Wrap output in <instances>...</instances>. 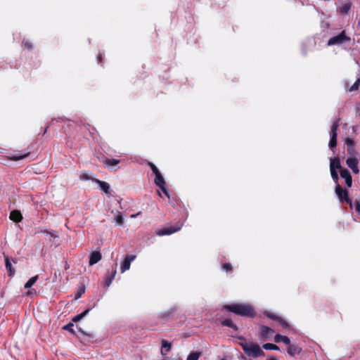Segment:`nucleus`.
I'll use <instances>...</instances> for the list:
<instances>
[{"instance_id":"16","label":"nucleus","mask_w":360,"mask_h":360,"mask_svg":"<svg viewBox=\"0 0 360 360\" xmlns=\"http://www.w3.org/2000/svg\"><path fill=\"white\" fill-rule=\"evenodd\" d=\"M274 340H275L276 342H283L285 345H290V339L287 336L281 335H279V334H277L275 336Z\"/></svg>"},{"instance_id":"31","label":"nucleus","mask_w":360,"mask_h":360,"mask_svg":"<svg viewBox=\"0 0 360 360\" xmlns=\"http://www.w3.org/2000/svg\"><path fill=\"white\" fill-rule=\"evenodd\" d=\"M115 274H116V271H114L112 273L111 276L109 278L106 279V281H105V285L107 287H109L110 285V284L112 283V280L115 278Z\"/></svg>"},{"instance_id":"15","label":"nucleus","mask_w":360,"mask_h":360,"mask_svg":"<svg viewBox=\"0 0 360 360\" xmlns=\"http://www.w3.org/2000/svg\"><path fill=\"white\" fill-rule=\"evenodd\" d=\"M330 169H338L340 170L342 169L340 164V161L338 158L330 159Z\"/></svg>"},{"instance_id":"45","label":"nucleus","mask_w":360,"mask_h":360,"mask_svg":"<svg viewBox=\"0 0 360 360\" xmlns=\"http://www.w3.org/2000/svg\"><path fill=\"white\" fill-rule=\"evenodd\" d=\"M221 360H227L226 358H223Z\"/></svg>"},{"instance_id":"14","label":"nucleus","mask_w":360,"mask_h":360,"mask_svg":"<svg viewBox=\"0 0 360 360\" xmlns=\"http://www.w3.org/2000/svg\"><path fill=\"white\" fill-rule=\"evenodd\" d=\"M172 345L166 340H162V348H161V354L162 355H166V354L170 351Z\"/></svg>"},{"instance_id":"40","label":"nucleus","mask_w":360,"mask_h":360,"mask_svg":"<svg viewBox=\"0 0 360 360\" xmlns=\"http://www.w3.org/2000/svg\"><path fill=\"white\" fill-rule=\"evenodd\" d=\"M84 288H82L78 293V295L76 296V299H78L81 296V295L84 292Z\"/></svg>"},{"instance_id":"25","label":"nucleus","mask_w":360,"mask_h":360,"mask_svg":"<svg viewBox=\"0 0 360 360\" xmlns=\"http://www.w3.org/2000/svg\"><path fill=\"white\" fill-rule=\"evenodd\" d=\"M262 347L265 349H274V350H278L279 349V348H278V347L277 345L271 344V343L264 344Z\"/></svg>"},{"instance_id":"9","label":"nucleus","mask_w":360,"mask_h":360,"mask_svg":"<svg viewBox=\"0 0 360 360\" xmlns=\"http://www.w3.org/2000/svg\"><path fill=\"white\" fill-rule=\"evenodd\" d=\"M155 184L159 186L161 190L166 194L167 195V192L166 191V188L165 187V180L162 177V176L161 175L160 173L159 174H157L155 175Z\"/></svg>"},{"instance_id":"30","label":"nucleus","mask_w":360,"mask_h":360,"mask_svg":"<svg viewBox=\"0 0 360 360\" xmlns=\"http://www.w3.org/2000/svg\"><path fill=\"white\" fill-rule=\"evenodd\" d=\"M339 124L338 120L335 122L331 127V134L337 135V130L338 128Z\"/></svg>"},{"instance_id":"2","label":"nucleus","mask_w":360,"mask_h":360,"mask_svg":"<svg viewBox=\"0 0 360 360\" xmlns=\"http://www.w3.org/2000/svg\"><path fill=\"white\" fill-rule=\"evenodd\" d=\"M225 308L229 311L233 312L240 316H254L255 311L251 305L245 304H235L226 305Z\"/></svg>"},{"instance_id":"38","label":"nucleus","mask_w":360,"mask_h":360,"mask_svg":"<svg viewBox=\"0 0 360 360\" xmlns=\"http://www.w3.org/2000/svg\"><path fill=\"white\" fill-rule=\"evenodd\" d=\"M223 269L226 270V271H229L231 269V266L230 264H225L224 266H223Z\"/></svg>"},{"instance_id":"43","label":"nucleus","mask_w":360,"mask_h":360,"mask_svg":"<svg viewBox=\"0 0 360 360\" xmlns=\"http://www.w3.org/2000/svg\"><path fill=\"white\" fill-rule=\"evenodd\" d=\"M357 27L360 29V20L358 22Z\"/></svg>"},{"instance_id":"34","label":"nucleus","mask_w":360,"mask_h":360,"mask_svg":"<svg viewBox=\"0 0 360 360\" xmlns=\"http://www.w3.org/2000/svg\"><path fill=\"white\" fill-rule=\"evenodd\" d=\"M149 165H150V167L151 169L153 170V173H154L155 175H156L157 174H159V173H160V172H159L158 169L156 167V166H155L154 164H153V163L150 162V163H149Z\"/></svg>"},{"instance_id":"3","label":"nucleus","mask_w":360,"mask_h":360,"mask_svg":"<svg viewBox=\"0 0 360 360\" xmlns=\"http://www.w3.org/2000/svg\"><path fill=\"white\" fill-rule=\"evenodd\" d=\"M349 40L350 38L346 36L345 31H342L340 34L330 38L328 42V45L340 44Z\"/></svg>"},{"instance_id":"12","label":"nucleus","mask_w":360,"mask_h":360,"mask_svg":"<svg viewBox=\"0 0 360 360\" xmlns=\"http://www.w3.org/2000/svg\"><path fill=\"white\" fill-rule=\"evenodd\" d=\"M288 345V353L290 356H295L296 354H298L302 351V349L300 347H299L297 345H290V344Z\"/></svg>"},{"instance_id":"28","label":"nucleus","mask_w":360,"mask_h":360,"mask_svg":"<svg viewBox=\"0 0 360 360\" xmlns=\"http://www.w3.org/2000/svg\"><path fill=\"white\" fill-rule=\"evenodd\" d=\"M330 174H331V176H332L333 179L334 180V181L335 183H338L339 176H338L337 172L334 169H330Z\"/></svg>"},{"instance_id":"44","label":"nucleus","mask_w":360,"mask_h":360,"mask_svg":"<svg viewBox=\"0 0 360 360\" xmlns=\"http://www.w3.org/2000/svg\"><path fill=\"white\" fill-rule=\"evenodd\" d=\"M269 360H276L275 358L272 357Z\"/></svg>"},{"instance_id":"29","label":"nucleus","mask_w":360,"mask_h":360,"mask_svg":"<svg viewBox=\"0 0 360 360\" xmlns=\"http://www.w3.org/2000/svg\"><path fill=\"white\" fill-rule=\"evenodd\" d=\"M350 9L349 4H345L340 8V12L342 13H347Z\"/></svg>"},{"instance_id":"33","label":"nucleus","mask_w":360,"mask_h":360,"mask_svg":"<svg viewBox=\"0 0 360 360\" xmlns=\"http://www.w3.org/2000/svg\"><path fill=\"white\" fill-rule=\"evenodd\" d=\"M360 79H357L355 83L349 88V91H354L358 89Z\"/></svg>"},{"instance_id":"39","label":"nucleus","mask_w":360,"mask_h":360,"mask_svg":"<svg viewBox=\"0 0 360 360\" xmlns=\"http://www.w3.org/2000/svg\"><path fill=\"white\" fill-rule=\"evenodd\" d=\"M80 178L82 179H84V180H89L90 179V177L87 175V174H83L80 176Z\"/></svg>"},{"instance_id":"10","label":"nucleus","mask_w":360,"mask_h":360,"mask_svg":"<svg viewBox=\"0 0 360 360\" xmlns=\"http://www.w3.org/2000/svg\"><path fill=\"white\" fill-rule=\"evenodd\" d=\"M101 259V254L100 252L98 251H95V252H93L91 255H90V258H89V264L91 266L96 264L98 262H99L100 260Z\"/></svg>"},{"instance_id":"1","label":"nucleus","mask_w":360,"mask_h":360,"mask_svg":"<svg viewBox=\"0 0 360 360\" xmlns=\"http://www.w3.org/2000/svg\"><path fill=\"white\" fill-rule=\"evenodd\" d=\"M242 340L239 345L243 348L244 352L252 358H257L260 356H264V352L260 348L259 345L257 343L246 340L244 338H240Z\"/></svg>"},{"instance_id":"37","label":"nucleus","mask_w":360,"mask_h":360,"mask_svg":"<svg viewBox=\"0 0 360 360\" xmlns=\"http://www.w3.org/2000/svg\"><path fill=\"white\" fill-rule=\"evenodd\" d=\"M354 204H355L356 211L358 212H360V200H356Z\"/></svg>"},{"instance_id":"17","label":"nucleus","mask_w":360,"mask_h":360,"mask_svg":"<svg viewBox=\"0 0 360 360\" xmlns=\"http://www.w3.org/2000/svg\"><path fill=\"white\" fill-rule=\"evenodd\" d=\"M96 182L98 184H99L101 190H103L105 193H108L109 190H110V186L108 183L98 180V179L96 180Z\"/></svg>"},{"instance_id":"24","label":"nucleus","mask_w":360,"mask_h":360,"mask_svg":"<svg viewBox=\"0 0 360 360\" xmlns=\"http://www.w3.org/2000/svg\"><path fill=\"white\" fill-rule=\"evenodd\" d=\"M89 309H86L84 312L81 313L80 314H78V315L75 316L72 319V321L77 322V321L81 320L82 318H84L89 313Z\"/></svg>"},{"instance_id":"18","label":"nucleus","mask_w":360,"mask_h":360,"mask_svg":"<svg viewBox=\"0 0 360 360\" xmlns=\"http://www.w3.org/2000/svg\"><path fill=\"white\" fill-rule=\"evenodd\" d=\"M115 222L121 226L123 224L124 218L122 216V214L120 212H117L115 216Z\"/></svg>"},{"instance_id":"27","label":"nucleus","mask_w":360,"mask_h":360,"mask_svg":"<svg viewBox=\"0 0 360 360\" xmlns=\"http://www.w3.org/2000/svg\"><path fill=\"white\" fill-rule=\"evenodd\" d=\"M337 144V135L331 134V139L329 142V146L330 148H334L336 146Z\"/></svg>"},{"instance_id":"19","label":"nucleus","mask_w":360,"mask_h":360,"mask_svg":"<svg viewBox=\"0 0 360 360\" xmlns=\"http://www.w3.org/2000/svg\"><path fill=\"white\" fill-rule=\"evenodd\" d=\"M261 330H262V335L265 337H266L269 335L272 334L274 333V330L271 328H270L267 326H261Z\"/></svg>"},{"instance_id":"42","label":"nucleus","mask_w":360,"mask_h":360,"mask_svg":"<svg viewBox=\"0 0 360 360\" xmlns=\"http://www.w3.org/2000/svg\"><path fill=\"white\" fill-rule=\"evenodd\" d=\"M25 46H27L28 48H30V47H31V46H30L28 43H26V44H25Z\"/></svg>"},{"instance_id":"7","label":"nucleus","mask_w":360,"mask_h":360,"mask_svg":"<svg viewBox=\"0 0 360 360\" xmlns=\"http://www.w3.org/2000/svg\"><path fill=\"white\" fill-rule=\"evenodd\" d=\"M4 259H5V265H6V268L8 272V276H13L15 274V270L13 268L12 262L15 264L16 262L13 258H11L6 255H4Z\"/></svg>"},{"instance_id":"23","label":"nucleus","mask_w":360,"mask_h":360,"mask_svg":"<svg viewBox=\"0 0 360 360\" xmlns=\"http://www.w3.org/2000/svg\"><path fill=\"white\" fill-rule=\"evenodd\" d=\"M347 153L349 155V158H352V157H358V158H359V153L354 149V147H348Z\"/></svg>"},{"instance_id":"4","label":"nucleus","mask_w":360,"mask_h":360,"mask_svg":"<svg viewBox=\"0 0 360 360\" xmlns=\"http://www.w3.org/2000/svg\"><path fill=\"white\" fill-rule=\"evenodd\" d=\"M359 162V158L358 157L348 158L346 160L347 166L352 170L354 174H359V172L358 167Z\"/></svg>"},{"instance_id":"41","label":"nucleus","mask_w":360,"mask_h":360,"mask_svg":"<svg viewBox=\"0 0 360 360\" xmlns=\"http://www.w3.org/2000/svg\"><path fill=\"white\" fill-rule=\"evenodd\" d=\"M140 213H141V212H138V213H137V214H131V218H134V217H136L137 215L140 214Z\"/></svg>"},{"instance_id":"20","label":"nucleus","mask_w":360,"mask_h":360,"mask_svg":"<svg viewBox=\"0 0 360 360\" xmlns=\"http://www.w3.org/2000/svg\"><path fill=\"white\" fill-rule=\"evenodd\" d=\"M223 326L230 327L236 330H238L237 326L232 322L231 319H225L221 322Z\"/></svg>"},{"instance_id":"22","label":"nucleus","mask_w":360,"mask_h":360,"mask_svg":"<svg viewBox=\"0 0 360 360\" xmlns=\"http://www.w3.org/2000/svg\"><path fill=\"white\" fill-rule=\"evenodd\" d=\"M38 279V276L32 277L25 285V288H31Z\"/></svg>"},{"instance_id":"35","label":"nucleus","mask_w":360,"mask_h":360,"mask_svg":"<svg viewBox=\"0 0 360 360\" xmlns=\"http://www.w3.org/2000/svg\"><path fill=\"white\" fill-rule=\"evenodd\" d=\"M345 143L348 147H354V141L349 138L345 139Z\"/></svg>"},{"instance_id":"13","label":"nucleus","mask_w":360,"mask_h":360,"mask_svg":"<svg viewBox=\"0 0 360 360\" xmlns=\"http://www.w3.org/2000/svg\"><path fill=\"white\" fill-rule=\"evenodd\" d=\"M10 219L15 222H19L22 219V216L20 211L13 210L10 214Z\"/></svg>"},{"instance_id":"36","label":"nucleus","mask_w":360,"mask_h":360,"mask_svg":"<svg viewBox=\"0 0 360 360\" xmlns=\"http://www.w3.org/2000/svg\"><path fill=\"white\" fill-rule=\"evenodd\" d=\"M28 155H29V153H27V154H25L24 155H21V156H13L11 158V159L13 160H19L26 158L27 156H28Z\"/></svg>"},{"instance_id":"8","label":"nucleus","mask_w":360,"mask_h":360,"mask_svg":"<svg viewBox=\"0 0 360 360\" xmlns=\"http://www.w3.org/2000/svg\"><path fill=\"white\" fill-rule=\"evenodd\" d=\"M340 176L345 180V184L347 187H351L352 184V179L349 172L347 169H341L340 171Z\"/></svg>"},{"instance_id":"26","label":"nucleus","mask_w":360,"mask_h":360,"mask_svg":"<svg viewBox=\"0 0 360 360\" xmlns=\"http://www.w3.org/2000/svg\"><path fill=\"white\" fill-rule=\"evenodd\" d=\"M120 162V160L116 159H106L105 165L107 166H114L117 165Z\"/></svg>"},{"instance_id":"11","label":"nucleus","mask_w":360,"mask_h":360,"mask_svg":"<svg viewBox=\"0 0 360 360\" xmlns=\"http://www.w3.org/2000/svg\"><path fill=\"white\" fill-rule=\"evenodd\" d=\"M179 229V227H177L176 229L170 227L169 229H160L157 231L156 234L158 236L169 235L177 231Z\"/></svg>"},{"instance_id":"32","label":"nucleus","mask_w":360,"mask_h":360,"mask_svg":"<svg viewBox=\"0 0 360 360\" xmlns=\"http://www.w3.org/2000/svg\"><path fill=\"white\" fill-rule=\"evenodd\" d=\"M73 327V323H68V325H65V326H63V329L64 330H68L69 332H70L71 333L74 334L75 333V331L72 328Z\"/></svg>"},{"instance_id":"5","label":"nucleus","mask_w":360,"mask_h":360,"mask_svg":"<svg viewBox=\"0 0 360 360\" xmlns=\"http://www.w3.org/2000/svg\"><path fill=\"white\" fill-rule=\"evenodd\" d=\"M335 193L338 196V198L340 200H344L347 203H351L350 200L348 196V192L343 189L339 184H338L335 187Z\"/></svg>"},{"instance_id":"6","label":"nucleus","mask_w":360,"mask_h":360,"mask_svg":"<svg viewBox=\"0 0 360 360\" xmlns=\"http://www.w3.org/2000/svg\"><path fill=\"white\" fill-rule=\"evenodd\" d=\"M136 258L135 255H127L124 257L122 264H121V272L124 273V271L129 270L130 269L131 262L134 260Z\"/></svg>"},{"instance_id":"21","label":"nucleus","mask_w":360,"mask_h":360,"mask_svg":"<svg viewBox=\"0 0 360 360\" xmlns=\"http://www.w3.org/2000/svg\"><path fill=\"white\" fill-rule=\"evenodd\" d=\"M201 355V352H192L191 353L188 357H187V359L186 360H198L199 357Z\"/></svg>"}]
</instances>
